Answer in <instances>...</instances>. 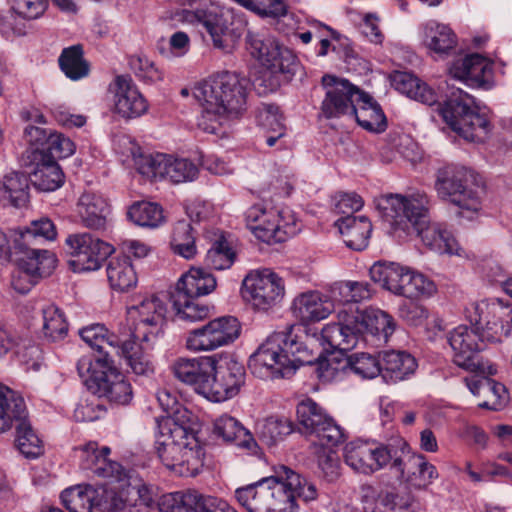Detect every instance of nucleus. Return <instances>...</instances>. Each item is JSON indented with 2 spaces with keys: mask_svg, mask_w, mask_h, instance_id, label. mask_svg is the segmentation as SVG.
<instances>
[{
  "mask_svg": "<svg viewBox=\"0 0 512 512\" xmlns=\"http://www.w3.org/2000/svg\"><path fill=\"white\" fill-rule=\"evenodd\" d=\"M106 273L109 285L115 291H129L138 281L136 271L127 256L111 258L107 263Z\"/></svg>",
  "mask_w": 512,
  "mask_h": 512,
  "instance_id": "nucleus-42",
  "label": "nucleus"
},
{
  "mask_svg": "<svg viewBox=\"0 0 512 512\" xmlns=\"http://www.w3.org/2000/svg\"><path fill=\"white\" fill-rule=\"evenodd\" d=\"M153 342L141 340H120L114 354L123 356L126 364L137 375H149L153 372V363L149 354Z\"/></svg>",
  "mask_w": 512,
  "mask_h": 512,
  "instance_id": "nucleus-35",
  "label": "nucleus"
},
{
  "mask_svg": "<svg viewBox=\"0 0 512 512\" xmlns=\"http://www.w3.org/2000/svg\"><path fill=\"white\" fill-rule=\"evenodd\" d=\"M236 254L227 240L215 241L206 254V264L215 270L229 269L235 261Z\"/></svg>",
  "mask_w": 512,
  "mask_h": 512,
  "instance_id": "nucleus-62",
  "label": "nucleus"
},
{
  "mask_svg": "<svg viewBox=\"0 0 512 512\" xmlns=\"http://www.w3.org/2000/svg\"><path fill=\"white\" fill-rule=\"evenodd\" d=\"M197 490L177 491L165 494L159 502L160 512H196Z\"/></svg>",
  "mask_w": 512,
  "mask_h": 512,
  "instance_id": "nucleus-58",
  "label": "nucleus"
},
{
  "mask_svg": "<svg viewBox=\"0 0 512 512\" xmlns=\"http://www.w3.org/2000/svg\"><path fill=\"white\" fill-rule=\"evenodd\" d=\"M328 356L318 357L316 373L323 382H331L341 378L348 370L347 358H340L336 353L327 352Z\"/></svg>",
  "mask_w": 512,
  "mask_h": 512,
  "instance_id": "nucleus-61",
  "label": "nucleus"
},
{
  "mask_svg": "<svg viewBox=\"0 0 512 512\" xmlns=\"http://www.w3.org/2000/svg\"><path fill=\"white\" fill-rule=\"evenodd\" d=\"M176 20L201 25L212 39L213 45L219 49L227 48L244 30L245 19L216 0H182L175 10Z\"/></svg>",
  "mask_w": 512,
  "mask_h": 512,
  "instance_id": "nucleus-7",
  "label": "nucleus"
},
{
  "mask_svg": "<svg viewBox=\"0 0 512 512\" xmlns=\"http://www.w3.org/2000/svg\"><path fill=\"white\" fill-rule=\"evenodd\" d=\"M475 375L479 378L466 379V384L472 394L482 399L478 406L495 411L502 409L508 400L505 386L491 379L490 375Z\"/></svg>",
  "mask_w": 512,
  "mask_h": 512,
  "instance_id": "nucleus-32",
  "label": "nucleus"
},
{
  "mask_svg": "<svg viewBox=\"0 0 512 512\" xmlns=\"http://www.w3.org/2000/svg\"><path fill=\"white\" fill-rule=\"evenodd\" d=\"M338 323L327 324L321 331L319 341L325 352L348 351L356 346L358 342V331L352 329L346 318L352 317L349 309H339L337 312Z\"/></svg>",
  "mask_w": 512,
  "mask_h": 512,
  "instance_id": "nucleus-27",
  "label": "nucleus"
},
{
  "mask_svg": "<svg viewBox=\"0 0 512 512\" xmlns=\"http://www.w3.org/2000/svg\"><path fill=\"white\" fill-rule=\"evenodd\" d=\"M307 347L294 334V326L272 333L249 359L253 375L261 379L290 377L296 369L311 364Z\"/></svg>",
  "mask_w": 512,
  "mask_h": 512,
  "instance_id": "nucleus-6",
  "label": "nucleus"
},
{
  "mask_svg": "<svg viewBox=\"0 0 512 512\" xmlns=\"http://www.w3.org/2000/svg\"><path fill=\"white\" fill-rule=\"evenodd\" d=\"M292 431V423L287 418L268 417L257 424L259 439L269 446L282 441Z\"/></svg>",
  "mask_w": 512,
  "mask_h": 512,
  "instance_id": "nucleus-55",
  "label": "nucleus"
},
{
  "mask_svg": "<svg viewBox=\"0 0 512 512\" xmlns=\"http://www.w3.org/2000/svg\"><path fill=\"white\" fill-rule=\"evenodd\" d=\"M392 85L411 99L429 106L435 105L439 116L467 141L482 142L491 130L486 114L481 112L473 98L461 89L452 91L451 95L440 103L435 92L410 73L396 72L392 76Z\"/></svg>",
  "mask_w": 512,
  "mask_h": 512,
  "instance_id": "nucleus-2",
  "label": "nucleus"
},
{
  "mask_svg": "<svg viewBox=\"0 0 512 512\" xmlns=\"http://www.w3.org/2000/svg\"><path fill=\"white\" fill-rule=\"evenodd\" d=\"M57 237V229L53 221L47 217L34 220L13 241L21 242L22 245L41 246L46 241H54Z\"/></svg>",
  "mask_w": 512,
  "mask_h": 512,
  "instance_id": "nucleus-49",
  "label": "nucleus"
},
{
  "mask_svg": "<svg viewBox=\"0 0 512 512\" xmlns=\"http://www.w3.org/2000/svg\"><path fill=\"white\" fill-rule=\"evenodd\" d=\"M447 340L457 366L474 374L497 373V366L479 355L487 341L483 340L482 332L477 330V327L474 329L467 325H459L447 334Z\"/></svg>",
  "mask_w": 512,
  "mask_h": 512,
  "instance_id": "nucleus-14",
  "label": "nucleus"
},
{
  "mask_svg": "<svg viewBox=\"0 0 512 512\" xmlns=\"http://www.w3.org/2000/svg\"><path fill=\"white\" fill-rule=\"evenodd\" d=\"M61 501L69 512H98V487L77 485L61 493Z\"/></svg>",
  "mask_w": 512,
  "mask_h": 512,
  "instance_id": "nucleus-44",
  "label": "nucleus"
},
{
  "mask_svg": "<svg viewBox=\"0 0 512 512\" xmlns=\"http://www.w3.org/2000/svg\"><path fill=\"white\" fill-rule=\"evenodd\" d=\"M109 90L112 94L113 111L120 117L135 119L148 111V101L130 76H116L110 83Z\"/></svg>",
  "mask_w": 512,
  "mask_h": 512,
  "instance_id": "nucleus-23",
  "label": "nucleus"
},
{
  "mask_svg": "<svg viewBox=\"0 0 512 512\" xmlns=\"http://www.w3.org/2000/svg\"><path fill=\"white\" fill-rule=\"evenodd\" d=\"M370 278L395 295L429 298L437 291L426 275L394 262H377L369 270Z\"/></svg>",
  "mask_w": 512,
  "mask_h": 512,
  "instance_id": "nucleus-10",
  "label": "nucleus"
},
{
  "mask_svg": "<svg viewBox=\"0 0 512 512\" xmlns=\"http://www.w3.org/2000/svg\"><path fill=\"white\" fill-rule=\"evenodd\" d=\"M347 247L361 251L368 246L372 224L365 216L348 215L336 221Z\"/></svg>",
  "mask_w": 512,
  "mask_h": 512,
  "instance_id": "nucleus-38",
  "label": "nucleus"
},
{
  "mask_svg": "<svg viewBox=\"0 0 512 512\" xmlns=\"http://www.w3.org/2000/svg\"><path fill=\"white\" fill-rule=\"evenodd\" d=\"M167 314V305L156 295L144 297L126 311V325L132 338L154 342L159 335Z\"/></svg>",
  "mask_w": 512,
  "mask_h": 512,
  "instance_id": "nucleus-18",
  "label": "nucleus"
},
{
  "mask_svg": "<svg viewBox=\"0 0 512 512\" xmlns=\"http://www.w3.org/2000/svg\"><path fill=\"white\" fill-rule=\"evenodd\" d=\"M109 204L99 193L84 192L77 202V213L82 224L89 229H103L109 215Z\"/></svg>",
  "mask_w": 512,
  "mask_h": 512,
  "instance_id": "nucleus-34",
  "label": "nucleus"
},
{
  "mask_svg": "<svg viewBox=\"0 0 512 512\" xmlns=\"http://www.w3.org/2000/svg\"><path fill=\"white\" fill-rule=\"evenodd\" d=\"M402 462V471L393 469L399 476L416 488H426L437 477L436 467L427 462L421 454H398Z\"/></svg>",
  "mask_w": 512,
  "mask_h": 512,
  "instance_id": "nucleus-33",
  "label": "nucleus"
},
{
  "mask_svg": "<svg viewBox=\"0 0 512 512\" xmlns=\"http://www.w3.org/2000/svg\"><path fill=\"white\" fill-rule=\"evenodd\" d=\"M313 437V445L317 448L335 447L341 444L345 439V434L342 428L335 423V421L328 416L327 419L311 433Z\"/></svg>",
  "mask_w": 512,
  "mask_h": 512,
  "instance_id": "nucleus-60",
  "label": "nucleus"
},
{
  "mask_svg": "<svg viewBox=\"0 0 512 512\" xmlns=\"http://www.w3.org/2000/svg\"><path fill=\"white\" fill-rule=\"evenodd\" d=\"M171 247L173 251L185 259H192L197 248L191 224L186 220L178 221L173 229Z\"/></svg>",
  "mask_w": 512,
  "mask_h": 512,
  "instance_id": "nucleus-56",
  "label": "nucleus"
},
{
  "mask_svg": "<svg viewBox=\"0 0 512 512\" xmlns=\"http://www.w3.org/2000/svg\"><path fill=\"white\" fill-rule=\"evenodd\" d=\"M16 425V446L27 458H37L43 453L42 441L32 429L31 424L24 419L17 420Z\"/></svg>",
  "mask_w": 512,
  "mask_h": 512,
  "instance_id": "nucleus-53",
  "label": "nucleus"
},
{
  "mask_svg": "<svg viewBox=\"0 0 512 512\" xmlns=\"http://www.w3.org/2000/svg\"><path fill=\"white\" fill-rule=\"evenodd\" d=\"M316 453L317 466L322 478L333 482L340 476V459L332 447L318 448Z\"/></svg>",
  "mask_w": 512,
  "mask_h": 512,
  "instance_id": "nucleus-64",
  "label": "nucleus"
},
{
  "mask_svg": "<svg viewBox=\"0 0 512 512\" xmlns=\"http://www.w3.org/2000/svg\"><path fill=\"white\" fill-rule=\"evenodd\" d=\"M467 313L470 322L477 326L487 342H502L512 330V304L501 299L473 303Z\"/></svg>",
  "mask_w": 512,
  "mask_h": 512,
  "instance_id": "nucleus-15",
  "label": "nucleus"
},
{
  "mask_svg": "<svg viewBox=\"0 0 512 512\" xmlns=\"http://www.w3.org/2000/svg\"><path fill=\"white\" fill-rule=\"evenodd\" d=\"M249 81L236 73L224 72L198 83L193 96L202 107L198 127L217 133L230 118L246 110Z\"/></svg>",
  "mask_w": 512,
  "mask_h": 512,
  "instance_id": "nucleus-5",
  "label": "nucleus"
},
{
  "mask_svg": "<svg viewBox=\"0 0 512 512\" xmlns=\"http://www.w3.org/2000/svg\"><path fill=\"white\" fill-rule=\"evenodd\" d=\"M27 415L24 398L0 383V434L11 430L17 420Z\"/></svg>",
  "mask_w": 512,
  "mask_h": 512,
  "instance_id": "nucleus-40",
  "label": "nucleus"
},
{
  "mask_svg": "<svg viewBox=\"0 0 512 512\" xmlns=\"http://www.w3.org/2000/svg\"><path fill=\"white\" fill-rule=\"evenodd\" d=\"M213 371L206 386L205 398L222 402L233 398L245 383V367L231 355L213 356Z\"/></svg>",
  "mask_w": 512,
  "mask_h": 512,
  "instance_id": "nucleus-20",
  "label": "nucleus"
},
{
  "mask_svg": "<svg viewBox=\"0 0 512 512\" xmlns=\"http://www.w3.org/2000/svg\"><path fill=\"white\" fill-rule=\"evenodd\" d=\"M10 257L16 267L26 269L41 278L50 275L57 263L55 255L49 250L36 245H22L17 241H13L10 247Z\"/></svg>",
  "mask_w": 512,
  "mask_h": 512,
  "instance_id": "nucleus-26",
  "label": "nucleus"
},
{
  "mask_svg": "<svg viewBox=\"0 0 512 512\" xmlns=\"http://www.w3.org/2000/svg\"><path fill=\"white\" fill-rule=\"evenodd\" d=\"M334 301L343 305L341 309H359L356 303L366 301L372 297V289L367 282L363 281H343L335 283L331 289Z\"/></svg>",
  "mask_w": 512,
  "mask_h": 512,
  "instance_id": "nucleus-45",
  "label": "nucleus"
},
{
  "mask_svg": "<svg viewBox=\"0 0 512 512\" xmlns=\"http://www.w3.org/2000/svg\"><path fill=\"white\" fill-rule=\"evenodd\" d=\"M325 97L321 104V112L326 118L351 117L357 94L360 89L344 78L332 75L322 77Z\"/></svg>",
  "mask_w": 512,
  "mask_h": 512,
  "instance_id": "nucleus-22",
  "label": "nucleus"
},
{
  "mask_svg": "<svg viewBox=\"0 0 512 512\" xmlns=\"http://www.w3.org/2000/svg\"><path fill=\"white\" fill-rule=\"evenodd\" d=\"M215 288L216 279L213 275L200 268H191L178 280L175 293L198 298L209 294Z\"/></svg>",
  "mask_w": 512,
  "mask_h": 512,
  "instance_id": "nucleus-43",
  "label": "nucleus"
},
{
  "mask_svg": "<svg viewBox=\"0 0 512 512\" xmlns=\"http://www.w3.org/2000/svg\"><path fill=\"white\" fill-rule=\"evenodd\" d=\"M328 415L311 399L301 401L297 406V419L302 433L310 436Z\"/></svg>",
  "mask_w": 512,
  "mask_h": 512,
  "instance_id": "nucleus-57",
  "label": "nucleus"
},
{
  "mask_svg": "<svg viewBox=\"0 0 512 512\" xmlns=\"http://www.w3.org/2000/svg\"><path fill=\"white\" fill-rule=\"evenodd\" d=\"M234 495L247 512H297L296 498L306 503L316 501L319 490L311 479L280 466L274 475L239 487Z\"/></svg>",
  "mask_w": 512,
  "mask_h": 512,
  "instance_id": "nucleus-3",
  "label": "nucleus"
},
{
  "mask_svg": "<svg viewBox=\"0 0 512 512\" xmlns=\"http://www.w3.org/2000/svg\"><path fill=\"white\" fill-rule=\"evenodd\" d=\"M422 41L430 52L446 55L455 48L457 37L449 26L430 20L422 27Z\"/></svg>",
  "mask_w": 512,
  "mask_h": 512,
  "instance_id": "nucleus-41",
  "label": "nucleus"
},
{
  "mask_svg": "<svg viewBox=\"0 0 512 512\" xmlns=\"http://www.w3.org/2000/svg\"><path fill=\"white\" fill-rule=\"evenodd\" d=\"M172 302L175 315L180 321L193 323L209 316L208 306L201 304L197 298L174 293Z\"/></svg>",
  "mask_w": 512,
  "mask_h": 512,
  "instance_id": "nucleus-51",
  "label": "nucleus"
},
{
  "mask_svg": "<svg viewBox=\"0 0 512 512\" xmlns=\"http://www.w3.org/2000/svg\"><path fill=\"white\" fill-rule=\"evenodd\" d=\"M351 118L364 129L372 132H382L386 128V117L380 105L372 96L360 90Z\"/></svg>",
  "mask_w": 512,
  "mask_h": 512,
  "instance_id": "nucleus-37",
  "label": "nucleus"
},
{
  "mask_svg": "<svg viewBox=\"0 0 512 512\" xmlns=\"http://www.w3.org/2000/svg\"><path fill=\"white\" fill-rule=\"evenodd\" d=\"M394 490H377L372 485H362L360 488V501L363 512H385L393 510L395 506Z\"/></svg>",
  "mask_w": 512,
  "mask_h": 512,
  "instance_id": "nucleus-50",
  "label": "nucleus"
},
{
  "mask_svg": "<svg viewBox=\"0 0 512 512\" xmlns=\"http://www.w3.org/2000/svg\"><path fill=\"white\" fill-rule=\"evenodd\" d=\"M245 220L254 236L268 244L284 242L298 231L297 219L288 207L255 204L245 212Z\"/></svg>",
  "mask_w": 512,
  "mask_h": 512,
  "instance_id": "nucleus-12",
  "label": "nucleus"
},
{
  "mask_svg": "<svg viewBox=\"0 0 512 512\" xmlns=\"http://www.w3.org/2000/svg\"><path fill=\"white\" fill-rule=\"evenodd\" d=\"M59 65L66 77L74 81L86 77L89 73V65L83 58L80 45L65 48L59 57Z\"/></svg>",
  "mask_w": 512,
  "mask_h": 512,
  "instance_id": "nucleus-52",
  "label": "nucleus"
},
{
  "mask_svg": "<svg viewBox=\"0 0 512 512\" xmlns=\"http://www.w3.org/2000/svg\"><path fill=\"white\" fill-rule=\"evenodd\" d=\"M166 416L157 419L156 450L161 462L182 477L196 476L204 465V448L198 437V419L178 401V394L166 387L156 394Z\"/></svg>",
  "mask_w": 512,
  "mask_h": 512,
  "instance_id": "nucleus-1",
  "label": "nucleus"
},
{
  "mask_svg": "<svg viewBox=\"0 0 512 512\" xmlns=\"http://www.w3.org/2000/svg\"><path fill=\"white\" fill-rule=\"evenodd\" d=\"M241 334V324L233 316L215 318L189 331L185 347L193 353L211 352L235 342Z\"/></svg>",
  "mask_w": 512,
  "mask_h": 512,
  "instance_id": "nucleus-19",
  "label": "nucleus"
},
{
  "mask_svg": "<svg viewBox=\"0 0 512 512\" xmlns=\"http://www.w3.org/2000/svg\"><path fill=\"white\" fill-rule=\"evenodd\" d=\"M213 434L225 442H234L237 446L255 451L257 443L252 434L234 417L222 414L213 422Z\"/></svg>",
  "mask_w": 512,
  "mask_h": 512,
  "instance_id": "nucleus-39",
  "label": "nucleus"
},
{
  "mask_svg": "<svg viewBox=\"0 0 512 512\" xmlns=\"http://www.w3.org/2000/svg\"><path fill=\"white\" fill-rule=\"evenodd\" d=\"M130 153L136 170L150 180L166 179L174 184L191 182L198 176L197 165L187 158L166 154H143L140 147L130 143Z\"/></svg>",
  "mask_w": 512,
  "mask_h": 512,
  "instance_id": "nucleus-11",
  "label": "nucleus"
},
{
  "mask_svg": "<svg viewBox=\"0 0 512 512\" xmlns=\"http://www.w3.org/2000/svg\"><path fill=\"white\" fill-rule=\"evenodd\" d=\"M80 467L91 472L97 477L109 480L110 482H121L125 478L122 466L110 460V448L107 446L99 449L96 442H89L79 448Z\"/></svg>",
  "mask_w": 512,
  "mask_h": 512,
  "instance_id": "nucleus-25",
  "label": "nucleus"
},
{
  "mask_svg": "<svg viewBox=\"0 0 512 512\" xmlns=\"http://www.w3.org/2000/svg\"><path fill=\"white\" fill-rule=\"evenodd\" d=\"M30 181L38 190L50 192L63 185L64 174L54 159L43 157L32 172Z\"/></svg>",
  "mask_w": 512,
  "mask_h": 512,
  "instance_id": "nucleus-46",
  "label": "nucleus"
},
{
  "mask_svg": "<svg viewBox=\"0 0 512 512\" xmlns=\"http://www.w3.org/2000/svg\"><path fill=\"white\" fill-rule=\"evenodd\" d=\"M349 370L363 379H372L380 375V359L368 353H355L347 357Z\"/></svg>",
  "mask_w": 512,
  "mask_h": 512,
  "instance_id": "nucleus-63",
  "label": "nucleus"
},
{
  "mask_svg": "<svg viewBox=\"0 0 512 512\" xmlns=\"http://www.w3.org/2000/svg\"><path fill=\"white\" fill-rule=\"evenodd\" d=\"M128 217L135 224L142 227H157L164 222L162 208L151 202H138L128 210Z\"/></svg>",
  "mask_w": 512,
  "mask_h": 512,
  "instance_id": "nucleus-59",
  "label": "nucleus"
},
{
  "mask_svg": "<svg viewBox=\"0 0 512 512\" xmlns=\"http://www.w3.org/2000/svg\"><path fill=\"white\" fill-rule=\"evenodd\" d=\"M214 357L179 358L173 364V373L180 381L193 386L196 393L205 397L209 377L212 376Z\"/></svg>",
  "mask_w": 512,
  "mask_h": 512,
  "instance_id": "nucleus-31",
  "label": "nucleus"
},
{
  "mask_svg": "<svg viewBox=\"0 0 512 512\" xmlns=\"http://www.w3.org/2000/svg\"><path fill=\"white\" fill-rule=\"evenodd\" d=\"M246 43L250 54L272 74H282L288 80L299 68L296 55L265 31H248Z\"/></svg>",
  "mask_w": 512,
  "mask_h": 512,
  "instance_id": "nucleus-16",
  "label": "nucleus"
},
{
  "mask_svg": "<svg viewBox=\"0 0 512 512\" xmlns=\"http://www.w3.org/2000/svg\"><path fill=\"white\" fill-rule=\"evenodd\" d=\"M112 364V359L83 356L77 362V371L100 397L116 405H128L133 399L132 385Z\"/></svg>",
  "mask_w": 512,
  "mask_h": 512,
  "instance_id": "nucleus-9",
  "label": "nucleus"
},
{
  "mask_svg": "<svg viewBox=\"0 0 512 512\" xmlns=\"http://www.w3.org/2000/svg\"><path fill=\"white\" fill-rule=\"evenodd\" d=\"M434 189L438 197L457 206L463 217H472L482 205V187L473 170L455 164L439 168L435 175Z\"/></svg>",
  "mask_w": 512,
  "mask_h": 512,
  "instance_id": "nucleus-8",
  "label": "nucleus"
},
{
  "mask_svg": "<svg viewBox=\"0 0 512 512\" xmlns=\"http://www.w3.org/2000/svg\"><path fill=\"white\" fill-rule=\"evenodd\" d=\"M79 335L91 348L103 354L100 358L108 359H111L110 355L114 353L121 340L118 336L109 334L101 324L84 327L79 330Z\"/></svg>",
  "mask_w": 512,
  "mask_h": 512,
  "instance_id": "nucleus-47",
  "label": "nucleus"
},
{
  "mask_svg": "<svg viewBox=\"0 0 512 512\" xmlns=\"http://www.w3.org/2000/svg\"><path fill=\"white\" fill-rule=\"evenodd\" d=\"M449 73L454 79L469 86L482 87L492 81L493 62L479 54H471L455 60Z\"/></svg>",
  "mask_w": 512,
  "mask_h": 512,
  "instance_id": "nucleus-29",
  "label": "nucleus"
},
{
  "mask_svg": "<svg viewBox=\"0 0 512 512\" xmlns=\"http://www.w3.org/2000/svg\"><path fill=\"white\" fill-rule=\"evenodd\" d=\"M29 181L23 173H7L0 180V192L14 207H23L29 201Z\"/></svg>",
  "mask_w": 512,
  "mask_h": 512,
  "instance_id": "nucleus-48",
  "label": "nucleus"
},
{
  "mask_svg": "<svg viewBox=\"0 0 512 512\" xmlns=\"http://www.w3.org/2000/svg\"><path fill=\"white\" fill-rule=\"evenodd\" d=\"M379 206L395 230L415 232L421 243L437 254L462 256L464 250L446 227L429 217V198L423 192L386 195Z\"/></svg>",
  "mask_w": 512,
  "mask_h": 512,
  "instance_id": "nucleus-4",
  "label": "nucleus"
},
{
  "mask_svg": "<svg viewBox=\"0 0 512 512\" xmlns=\"http://www.w3.org/2000/svg\"><path fill=\"white\" fill-rule=\"evenodd\" d=\"M290 309L296 319L309 324L326 319L334 311V304L319 291H306L293 299Z\"/></svg>",
  "mask_w": 512,
  "mask_h": 512,
  "instance_id": "nucleus-30",
  "label": "nucleus"
},
{
  "mask_svg": "<svg viewBox=\"0 0 512 512\" xmlns=\"http://www.w3.org/2000/svg\"><path fill=\"white\" fill-rule=\"evenodd\" d=\"M44 336L52 342L63 340L68 334V323L63 312L49 304L42 309Z\"/></svg>",
  "mask_w": 512,
  "mask_h": 512,
  "instance_id": "nucleus-54",
  "label": "nucleus"
},
{
  "mask_svg": "<svg viewBox=\"0 0 512 512\" xmlns=\"http://www.w3.org/2000/svg\"><path fill=\"white\" fill-rule=\"evenodd\" d=\"M352 317L346 318L348 325L358 331V334L369 333L378 341L386 343L393 334L396 324L394 319L385 311L376 308L363 310L349 307Z\"/></svg>",
  "mask_w": 512,
  "mask_h": 512,
  "instance_id": "nucleus-24",
  "label": "nucleus"
},
{
  "mask_svg": "<svg viewBox=\"0 0 512 512\" xmlns=\"http://www.w3.org/2000/svg\"><path fill=\"white\" fill-rule=\"evenodd\" d=\"M380 375L388 383H396L406 379L416 370L415 358L403 351H384L379 354Z\"/></svg>",
  "mask_w": 512,
  "mask_h": 512,
  "instance_id": "nucleus-36",
  "label": "nucleus"
},
{
  "mask_svg": "<svg viewBox=\"0 0 512 512\" xmlns=\"http://www.w3.org/2000/svg\"><path fill=\"white\" fill-rule=\"evenodd\" d=\"M69 265L74 272L95 271L112 252L110 244L90 233H74L65 240Z\"/></svg>",
  "mask_w": 512,
  "mask_h": 512,
  "instance_id": "nucleus-21",
  "label": "nucleus"
},
{
  "mask_svg": "<svg viewBox=\"0 0 512 512\" xmlns=\"http://www.w3.org/2000/svg\"><path fill=\"white\" fill-rule=\"evenodd\" d=\"M285 282L269 268L254 269L242 281V296L253 309L267 312L285 297Z\"/></svg>",
  "mask_w": 512,
  "mask_h": 512,
  "instance_id": "nucleus-17",
  "label": "nucleus"
},
{
  "mask_svg": "<svg viewBox=\"0 0 512 512\" xmlns=\"http://www.w3.org/2000/svg\"><path fill=\"white\" fill-rule=\"evenodd\" d=\"M344 462L355 473L372 475L386 467L402 471L397 451L390 445L370 440H354L347 443L343 452Z\"/></svg>",
  "mask_w": 512,
  "mask_h": 512,
  "instance_id": "nucleus-13",
  "label": "nucleus"
},
{
  "mask_svg": "<svg viewBox=\"0 0 512 512\" xmlns=\"http://www.w3.org/2000/svg\"><path fill=\"white\" fill-rule=\"evenodd\" d=\"M144 487L120 484L114 487H98V512H127L139 502L147 504L142 498Z\"/></svg>",
  "mask_w": 512,
  "mask_h": 512,
  "instance_id": "nucleus-28",
  "label": "nucleus"
}]
</instances>
